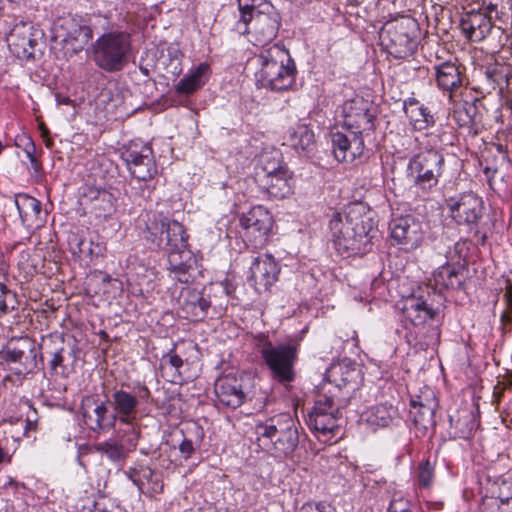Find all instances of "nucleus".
Wrapping results in <instances>:
<instances>
[{
  "label": "nucleus",
  "mask_w": 512,
  "mask_h": 512,
  "mask_svg": "<svg viewBox=\"0 0 512 512\" xmlns=\"http://www.w3.org/2000/svg\"><path fill=\"white\" fill-rule=\"evenodd\" d=\"M360 203L350 205L344 212L332 215L328 228L331 241L340 254H363L370 250L371 241L377 234L370 213L364 212Z\"/></svg>",
  "instance_id": "f257e3e1"
},
{
  "label": "nucleus",
  "mask_w": 512,
  "mask_h": 512,
  "mask_svg": "<svg viewBox=\"0 0 512 512\" xmlns=\"http://www.w3.org/2000/svg\"><path fill=\"white\" fill-rule=\"evenodd\" d=\"M256 82L260 87L285 91L295 83L296 68L288 50L279 44L263 47L257 56Z\"/></svg>",
  "instance_id": "f03ea898"
},
{
  "label": "nucleus",
  "mask_w": 512,
  "mask_h": 512,
  "mask_svg": "<svg viewBox=\"0 0 512 512\" xmlns=\"http://www.w3.org/2000/svg\"><path fill=\"white\" fill-rule=\"evenodd\" d=\"M258 446L275 457L290 455L298 445L295 420L288 413L277 414L255 425Z\"/></svg>",
  "instance_id": "7ed1b4c3"
},
{
  "label": "nucleus",
  "mask_w": 512,
  "mask_h": 512,
  "mask_svg": "<svg viewBox=\"0 0 512 512\" xmlns=\"http://www.w3.org/2000/svg\"><path fill=\"white\" fill-rule=\"evenodd\" d=\"M132 38L123 30H112L99 36L92 45V59L100 69L121 71L132 54Z\"/></svg>",
  "instance_id": "20e7f679"
},
{
  "label": "nucleus",
  "mask_w": 512,
  "mask_h": 512,
  "mask_svg": "<svg viewBox=\"0 0 512 512\" xmlns=\"http://www.w3.org/2000/svg\"><path fill=\"white\" fill-rule=\"evenodd\" d=\"M9 50L21 60L34 59L45 47L43 30L31 22L19 21L7 35Z\"/></svg>",
  "instance_id": "39448f33"
},
{
  "label": "nucleus",
  "mask_w": 512,
  "mask_h": 512,
  "mask_svg": "<svg viewBox=\"0 0 512 512\" xmlns=\"http://www.w3.org/2000/svg\"><path fill=\"white\" fill-rule=\"evenodd\" d=\"M408 176L422 191L435 187L444 171V156L437 150L429 149L413 156L408 163Z\"/></svg>",
  "instance_id": "423d86ee"
},
{
  "label": "nucleus",
  "mask_w": 512,
  "mask_h": 512,
  "mask_svg": "<svg viewBox=\"0 0 512 512\" xmlns=\"http://www.w3.org/2000/svg\"><path fill=\"white\" fill-rule=\"evenodd\" d=\"M151 235L160 234L158 246L164 248L169 255L175 253L180 258L189 260L191 251L188 249V235L181 223L160 216L148 228Z\"/></svg>",
  "instance_id": "0eeeda50"
},
{
  "label": "nucleus",
  "mask_w": 512,
  "mask_h": 512,
  "mask_svg": "<svg viewBox=\"0 0 512 512\" xmlns=\"http://www.w3.org/2000/svg\"><path fill=\"white\" fill-rule=\"evenodd\" d=\"M261 355L265 364L270 369L273 379L280 383H289L294 380V365L297 360L296 346L267 343L261 349Z\"/></svg>",
  "instance_id": "6e6552de"
},
{
  "label": "nucleus",
  "mask_w": 512,
  "mask_h": 512,
  "mask_svg": "<svg viewBox=\"0 0 512 512\" xmlns=\"http://www.w3.org/2000/svg\"><path fill=\"white\" fill-rule=\"evenodd\" d=\"M130 174L139 181H149L157 174L152 147L141 140L131 141L122 152Z\"/></svg>",
  "instance_id": "1a4fd4ad"
},
{
  "label": "nucleus",
  "mask_w": 512,
  "mask_h": 512,
  "mask_svg": "<svg viewBox=\"0 0 512 512\" xmlns=\"http://www.w3.org/2000/svg\"><path fill=\"white\" fill-rule=\"evenodd\" d=\"M108 404L117 421L128 426V445L136 447L137 432L134 423L137 419L139 400L137 396L124 389H116L110 395Z\"/></svg>",
  "instance_id": "9d476101"
},
{
  "label": "nucleus",
  "mask_w": 512,
  "mask_h": 512,
  "mask_svg": "<svg viewBox=\"0 0 512 512\" xmlns=\"http://www.w3.org/2000/svg\"><path fill=\"white\" fill-rule=\"evenodd\" d=\"M370 103L361 97H355L344 102L342 107L344 130L356 131L363 136L373 131L374 115L370 112Z\"/></svg>",
  "instance_id": "9b49d317"
},
{
  "label": "nucleus",
  "mask_w": 512,
  "mask_h": 512,
  "mask_svg": "<svg viewBox=\"0 0 512 512\" xmlns=\"http://www.w3.org/2000/svg\"><path fill=\"white\" fill-rule=\"evenodd\" d=\"M218 402L231 409L242 406L249 398V391L242 376L229 373L219 377L214 386Z\"/></svg>",
  "instance_id": "f8f14e48"
},
{
  "label": "nucleus",
  "mask_w": 512,
  "mask_h": 512,
  "mask_svg": "<svg viewBox=\"0 0 512 512\" xmlns=\"http://www.w3.org/2000/svg\"><path fill=\"white\" fill-rule=\"evenodd\" d=\"M333 154L337 161L352 163L364 152L363 136L359 130H342L331 133Z\"/></svg>",
  "instance_id": "ddd939ff"
},
{
  "label": "nucleus",
  "mask_w": 512,
  "mask_h": 512,
  "mask_svg": "<svg viewBox=\"0 0 512 512\" xmlns=\"http://www.w3.org/2000/svg\"><path fill=\"white\" fill-rule=\"evenodd\" d=\"M249 32L252 33L255 44L265 46L274 40L280 27V17L270 4H265L262 11L253 16Z\"/></svg>",
  "instance_id": "4468645a"
},
{
  "label": "nucleus",
  "mask_w": 512,
  "mask_h": 512,
  "mask_svg": "<svg viewBox=\"0 0 512 512\" xmlns=\"http://www.w3.org/2000/svg\"><path fill=\"white\" fill-rule=\"evenodd\" d=\"M448 207L452 218L463 225L476 224L484 210L483 200L472 192L464 193L457 199H450Z\"/></svg>",
  "instance_id": "2eb2a0df"
},
{
  "label": "nucleus",
  "mask_w": 512,
  "mask_h": 512,
  "mask_svg": "<svg viewBox=\"0 0 512 512\" xmlns=\"http://www.w3.org/2000/svg\"><path fill=\"white\" fill-rule=\"evenodd\" d=\"M265 172L261 182L267 193L273 198H285L292 192V173L277 162L263 167Z\"/></svg>",
  "instance_id": "dca6fc26"
},
{
  "label": "nucleus",
  "mask_w": 512,
  "mask_h": 512,
  "mask_svg": "<svg viewBox=\"0 0 512 512\" xmlns=\"http://www.w3.org/2000/svg\"><path fill=\"white\" fill-rule=\"evenodd\" d=\"M279 272V265L272 255H260L250 266L249 280L257 291H266L277 281Z\"/></svg>",
  "instance_id": "f3484780"
},
{
  "label": "nucleus",
  "mask_w": 512,
  "mask_h": 512,
  "mask_svg": "<svg viewBox=\"0 0 512 512\" xmlns=\"http://www.w3.org/2000/svg\"><path fill=\"white\" fill-rule=\"evenodd\" d=\"M5 360L19 364V373L32 372L37 367V349L34 341L28 337L11 342L4 352Z\"/></svg>",
  "instance_id": "a211bd4d"
},
{
  "label": "nucleus",
  "mask_w": 512,
  "mask_h": 512,
  "mask_svg": "<svg viewBox=\"0 0 512 512\" xmlns=\"http://www.w3.org/2000/svg\"><path fill=\"white\" fill-rule=\"evenodd\" d=\"M415 29L416 22L409 18H405L387 29L386 33L398 57H406L414 52L416 48L413 36Z\"/></svg>",
  "instance_id": "6ab92c4d"
},
{
  "label": "nucleus",
  "mask_w": 512,
  "mask_h": 512,
  "mask_svg": "<svg viewBox=\"0 0 512 512\" xmlns=\"http://www.w3.org/2000/svg\"><path fill=\"white\" fill-rule=\"evenodd\" d=\"M14 204L26 228L39 229L45 224L47 212L43 211L41 202L36 198L27 194H17Z\"/></svg>",
  "instance_id": "aec40b11"
},
{
  "label": "nucleus",
  "mask_w": 512,
  "mask_h": 512,
  "mask_svg": "<svg viewBox=\"0 0 512 512\" xmlns=\"http://www.w3.org/2000/svg\"><path fill=\"white\" fill-rule=\"evenodd\" d=\"M179 304L182 316L190 321L203 320L210 307V301L201 292L190 288L182 290Z\"/></svg>",
  "instance_id": "412c9836"
},
{
  "label": "nucleus",
  "mask_w": 512,
  "mask_h": 512,
  "mask_svg": "<svg viewBox=\"0 0 512 512\" xmlns=\"http://www.w3.org/2000/svg\"><path fill=\"white\" fill-rule=\"evenodd\" d=\"M325 377L338 389L349 386L352 390L359 385L362 379L358 366L346 360L333 363L327 369Z\"/></svg>",
  "instance_id": "4be33fe9"
},
{
  "label": "nucleus",
  "mask_w": 512,
  "mask_h": 512,
  "mask_svg": "<svg viewBox=\"0 0 512 512\" xmlns=\"http://www.w3.org/2000/svg\"><path fill=\"white\" fill-rule=\"evenodd\" d=\"M390 229L395 241L410 248L417 247L422 240L421 224L411 216L394 219Z\"/></svg>",
  "instance_id": "5701e85b"
},
{
  "label": "nucleus",
  "mask_w": 512,
  "mask_h": 512,
  "mask_svg": "<svg viewBox=\"0 0 512 512\" xmlns=\"http://www.w3.org/2000/svg\"><path fill=\"white\" fill-rule=\"evenodd\" d=\"M111 193L95 187H88L82 197V205L96 218L105 219L114 211V202Z\"/></svg>",
  "instance_id": "b1692460"
},
{
  "label": "nucleus",
  "mask_w": 512,
  "mask_h": 512,
  "mask_svg": "<svg viewBox=\"0 0 512 512\" xmlns=\"http://www.w3.org/2000/svg\"><path fill=\"white\" fill-rule=\"evenodd\" d=\"M240 224L255 238H263L271 230L272 216L265 207L261 205L254 206L242 214Z\"/></svg>",
  "instance_id": "393cba45"
},
{
  "label": "nucleus",
  "mask_w": 512,
  "mask_h": 512,
  "mask_svg": "<svg viewBox=\"0 0 512 512\" xmlns=\"http://www.w3.org/2000/svg\"><path fill=\"white\" fill-rule=\"evenodd\" d=\"M401 311L414 326L424 325L435 317V311L422 296L411 295L403 299Z\"/></svg>",
  "instance_id": "a878e982"
},
{
  "label": "nucleus",
  "mask_w": 512,
  "mask_h": 512,
  "mask_svg": "<svg viewBox=\"0 0 512 512\" xmlns=\"http://www.w3.org/2000/svg\"><path fill=\"white\" fill-rule=\"evenodd\" d=\"M92 37L93 31L89 25L72 22L66 36L61 41L64 56L71 58L82 51Z\"/></svg>",
  "instance_id": "bb28decb"
},
{
  "label": "nucleus",
  "mask_w": 512,
  "mask_h": 512,
  "mask_svg": "<svg viewBox=\"0 0 512 512\" xmlns=\"http://www.w3.org/2000/svg\"><path fill=\"white\" fill-rule=\"evenodd\" d=\"M435 79L439 89L449 94L452 101L453 93L457 92L463 85V76L459 66L450 61L434 66Z\"/></svg>",
  "instance_id": "cd10ccee"
},
{
  "label": "nucleus",
  "mask_w": 512,
  "mask_h": 512,
  "mask_svg": "<svg viewBox=\"0 0 512 512\" xmlns=\"http://www.w3.org/2000/svg\"><path fill=\"white\" fill-rule=\"evenodd\" d=\"M126 475L137 486L139 491L144 494H157L163 489V484L157 473L149 466L137 465L129 468Z\"/></svg>",
  "instance_id": "c85d7f7f"
},
{
  "label": "nucleus",
  "mask_w": 512,
  "mask_h": 512,
  "mask_svg": "<svg viewBox=\"0 0 512 512\" xmlns=\"http://www.w3.org/2000/svg\"><path fill=\"white\" fill-rule=\"evenodd\" d=\"M437 402L432 391L427 390L424 395L411 399V414L414 423L427 428L434 423V414Z\"/></svg>",
  "instance_id": "c756f323"
},
{
  "label": "nucleus",
  "mask_w": 512,
  "mask_h": 512,
  "mask_svg": "<svg viewBox=\"0 0 512 512\" xmlns=\"http://www.w3.org/2000/svg\"><path fill=\"white\" fill-rule=\"evenodd\" d=\"M212 74L211 67L208 63L202 62L193 67L189 72L176 84L175 91L179 95H191L201 89L209 80Z\"/></svg>",
  "instance_id": "7c9ffc66"
},
{
  "label": "nucleus",
  "mask_w": 512,
  "mask_h": 512,
  "mask_svg": "<svg viewBox=\"0 0 512 512\" xmlns=\"http://www.w3.org/2000/svg\"><path fill=\"white\" fill-rule=\"evenodd\" d=\"M284 144L298 153L308 155L315 149L314 133L307 125L298 124L288 129Z\"/></svg>",
  "instance_id": "2f4dec72"
},
{
  "label": "nucleus",
  "mask_w": 512,
  "mask_h": 512,
  "mask_svg": "<svg viewBox=\"0 0 512 512\" xmlns=\"http://www.w3.org/2000/svg\"><path fill=\"white\" fill-rule=\"evenodd\" d=\"M41 361L47 360L51 372L56 373L58 368L63 367L65 345L63 338L59 336H46L40 344Z\"/></svg>",
  "instance_id": "473e14b6"
},
{
  "label": "nucleus",
  "mask_w": 512,
  "mask_h": 512,
  "mask_svg": "<svg viewBox=\"0 0 512 512\" xmlns=\"http://www.w3.org/2000/svg\"><path fill=\"white\" fill-rule=\"evenodd\" d=\"M397 416V408L387 403L372 406L364 414L365 421L374 428L389 426Z\"/></svg>",
  "instance_id": "72a5a7b5"
},
{
  "label": "nucleus",
  "mask_w": 512,
  "mask_h": 512,
  "mask_svg": "<svg viewBox=\"0 0 512 512\" xmlns=\"http://www.w3.org/2000/svg\"><path fill=\"white\" fill-rule=\"evenodd\" d=\"M340 415H334L333 412L323 413L320 407H313L308 414L307 424L311 430L322 435L333 433L338 427L337 420Z\"/></svg>",
  "instance_id": "f704fd0d"
},
{
  "label": "nucleus",
  "mask_w": 512,
  "mask_h": 512,
  "mask_svg": "<svg viewBox=\"0 0 512 512\" xmlns=\"http://www.w3.org/2000/svg\"><path fill=\"white\" fill-rule=\"evenodd\" d=\"M404 111L416 130H423L434 124V117L423 105L414 98L404 102Z\"/></svg>",
  "instance_id": "c9c22d12"
},
{
  "label": "nucleus",
  "mask_w": 512,
  "mask_h": 512,
  "mask_svg": "<svg viewBox=\"0 0 512 512\" xmlns=\"http://www.w3.org/2000/svg\"><path fill=\"white\" fill-rule=\"evenodd\" d=\"M477 100L473 102H455L452 110V118L459 127H471L477 123Z\"/></svg>",
  "instance_id": "e433bc0d"
},
{
  "label": "nucleus",
  "mask_w": 512,
  "mask_h": 512,
  "mask_svg": "<svg viewBox=\"0 0 512 512\" xmlns=\"http://www.w3.org/2000/svg\"><path fill=\"white\" fill-rule=\"evenodd\" d=\"M68 244L72 254L80 260L91 259L101 250L99 244H94L91 239L78 234H72L68 239Z\"/></svg>",
  "instance_id": "4c0bfd02"
},
{
  "label": "nucleus",
  "mask_w": 512,
  "mask_h": 512,
  "mask_svg": "<svg viewBox=\"0 0 512 512\" xmlns=\"http://www.w3.org/2000/svg\"><path fill=\"white\" fill-rule=\"evenodd\" d=\"M433 280L435 286L445 289H453L461 284L459 269L448 263L434 271Z\"/></svg>",
  "instance_id": "58836bf2"
},
{
  "label": "nucleus",
  "mask_w": 512,
  "mask_h": 512,
  "mask_svg": "<svg viewBox=\"0 0 512 512\" xmlns=\"http://www.w3.org/2000/svg\"><path fill=\"white\" fill-rule=\"evenodd\" d=\"M239 17L234 24V30L239 34L244 35L249 33V25L253 16L260 11L256 8L257 0H237Z\"/></svg>",
  "instance_id": "ea45409f"
},
{
  "label": "nucleus",
  "mask_w": 512,
  "mask_h": 512,
  "mask_svg": "<svg viewBox=\"0 0 512 512\" xmlns=\"http://www.w3.org/2000/svg\"><path fill=\"white\" fill-rule=\"evenodd\" d=\"M193 256L189 260L180 258L179 255L172 253L169 255L170 272L173 279L180 283H189L192 280L191 268L194 263Z\"/></svg>",
  "instance_id": "a19ab883"
},
{
  "label": "nucleus",
  "mask_w": 512,
  "mask_h": 512,
  "mask_svg": "<svg viewBox=\"0 0 512 512\" xmlns=\"http://www.w3.org/2000/svg\"><path fill=\"white\" fill-rule=\"evenodd\" d=\"M93 410L95 419L94 425L90 428L95 432L108 431L115 427L117 419L114 417L113 411L109 413L108 406L105 402L95 403Z\"/></svg>",
  "instance_id": "79ce46f5"
},
{
  "label": "nucleus",
  "mask_w": 512,
  "mask_h": 512,
  "mask_svg": "<svg viewBox=\"0 0 512 512\" xmlns=\"http://www.w3.org/2000/svg\"><path fill=\"white\" fill-rule=\"evenodd\" d=\"M489 493L495 498L502 500L512 507V481L509 479H498L489 488Z\"/></svg>",
  "instance_id": "37998d69"
},
{
  "label": "nucleus",
  "mask_w": 512,
  "mask_h": 512,
  "mask_svg": "<svg viewBox=\"0 0 512 512\" xmlns=\"http://www.w3.org/2000/svg\"><path fill=\"white\" fill-rule=\"evenodd\" d=\"M491 29V22L485 16L479 15L475 16L474 19L471 20L470 26L466 28L468 33V37L472 39L473 37H479L480 39L485 37V34L488 33Z\"/></svg>",
  "instance_id": "c03bdc74"
},
{
  "label": "nucleus",
  "mask_w": 512,
  "mask_h": 512,
  "mask_svg": "<svg viewBox=\"0 0 512 512\" xmlns=\"http://www.w3.org/2000/svg\"><path fill=\"white\" fill-rule=\"evenodd\" d=\"M96 450L104 454L109 460L116 462L124 457L123 446L116 442L104 441L96 446Z\"/></svg>",
  "instance_id": "a18cd8bd"
},
{
  "label": "nucleus",
  "mask_w": 512,
  "mask_h": 512,
  "mask_svg": "<svg viewBox=\"0 0 512 512\" xmlns=\"http://www.w3.org/2000/svg\"><path fill=\"white\" fill-rule=\"evenodd\" d=\"M434 480V467L429 460L422 461L419 464L417 472V481L420 487L428 488Z\"/></svg>",
  "instance_id": "49530a36"
},
{
  "label": "nucleus",
  "mask_w": 512,
  "mask_h": 512,
  "mask_svg": "<svg viewBox=\"0 0 512 512\" xmlns=\"http://www.w3.org/2000/svg\"><path fill=\"white\" fill-rule=\"evenodd\" d=\"M481 512H512V507L489 494L483 497Z\"/></svg>",
  "instance_id": "de8ad7c7"
},
{
  "label": "nucleus",
  "mask_w": 512,
  "mask_h": 512,
  "mask_svg": "<svg viewBox=\"0 0 512 512\" xmlns=\"http://www.w3.org/2000/svg\"><path fill=\"white\" fill-rule=\"evenodd\" d=\"M329 395L321 394L315 401L314 407H320L323 413L333 412L334 415H340L339 407L335 403V396L328 390Z\"/></svg>",
  "instance_id": "09e8293b"
},
{
  "label": "nucleus",
  "mask_w": 512,
  "mask_h": 512,
  "mask_svg": "<svg viewBox=\"0 0 512 512\" xmlns=\"http://www.w3.org/2000/svg\"><path fill=\"white\" fill-rule=\"evenodd\" d=\"M23 151L25 153L26 158L30 162L31 168L35 172H38L40 170L41 165L35 156L36 148L33 141L30 138H27V143Z\"/></svg>",
  "instance_id": "8fccbe9b"
},
{
  "label": "nucleus",
  "mask_w": 512,
  "mask_h": 512,
  "mask_svg": "<svg viewBox=\"0 0 512 512\" xmlns=\"http://www.w3.org/2000/svg\"><path fill=\"white\" fill-rule=\"evenodd\" d=\"M387 512H413L411 505L404 499H393L388 507Z\"/></svg>",
  "instance_id": "3c124183"
},
{
  "label": "nucleus",
  "mask_w": 512,
  "mask_h": 512,
  "mask_svg": "<svg viewBox=\"0 0 512 512\" xmlns=\"http://www.w3.org/2000/svg\"><path fill=\"white\" fill-rule=\"evenodd\" d=\"M505 298L507 300V309L502 315V320L512 322V286L506 289Z\"/></svg>",
  "instance_id": "603ef678"
},
{
  "label": "nucleus",
  "mask_w": 512,
  "mask_h": 512,
  "mask_svg": "<svg viewBox=\"0 0 512 512\" xmlns=\"http://www.w3.org/2000/svg\"><path fill=\"white\" fill-rule=\"evenodd\" d=\"M179 450L184 459L190 458L194 452V446L191 440L184 439L179 445Z\"/></svg>",
  "instance_id": "864d4df0"
},
{
  "label": "nucleus",
  "mask_w": 512,
  "mask_h": 512,
  "mask_svg": "<svg viewBox=\"0 0 512 512\" xmlns=\"http://www.w3.org/2000/svg\"><path fill=\"white\" fill-rule=\"evenodd\" d=\"M164 359H167L168 363L177 371L183 366V360L174 353V349L167 353V355L164 356Z\"/></svg>",
  "instance_id": "5fc2aeb1"
},
{
  "label": "nucleus",
  "mask_w": 512,
  "mask_h": 512,
  "mask_svg": "<svg viewBox=\"0 0 512 512\" xmlns=\"http://www.w3.org/2000/svg\"><path fill=\"white\" fill-rule=\"evenodd\" d=\"M10 293L5 284L0 281V314L6 313L7 303L6 297Z\"/></svg>",
  "instance_id": "6e6d98bb"
},
{
  "label": "nucleus",
  "mask_w": 512,
  "mask_h": 512,
  "mask_svg": "<svg viewBox=\"0 0 512 512\" xmlns=\"http://www.w3.org/2000/svg\"><path fill=\"white\" fill-rule=\"evenodd\" d=\"M300 512H325V510L321 505L306 504L301 507Z\"/></svg>",
  "instance_id": "4d7b16f0"
},
{
  "label": "nucleus",
  "mask_w": 512,
  "mask_h": 512,
  "mask_svg": "<svg viewBox=\"0 0 512 512\" xmlns=\"http://www.w3.org/2000/svg\"><path fill=\"white\" fill-rule=\"evenodd\" d=\"M11 461L12 455H10L7 450L0 446V465L4 463L9 464Z\"/></svg>",
  "instance_id": "13d9d810"
},
{
  "label": "nucleus",
  "mask_w": 512,
  "mask_h": 512,
  "mask_svg": "<svg viewBox=\"0 0 512 512\" xmlns=\"http://www.w3.org/2000/svg\"><path fill=\"white\" fill-rule=\"evenodd\" d=\"M7 270H8V265L4 259L3 252L0 250V278L1 277L4 278L6 276Z\"/></svg>",
  "instance_id": "bf43d9fd"
},
{
  "label": "nucleus",
  "mask_w": 512,
  "mask_h": 512,
  "mask_svg": "<svg viewBox=\"0 0 512 512\" xmlns=\"http://www.w3.org/2000/svg\"><path fill=\"white\" fill-rule=\"evenodd\" d=\"M84 512H106L104 509H101L97 506V504L93 508H87V511Z\"/></svg>",
  "instance_id": "052dcab7"
},
{
  "label": "nucleus",
  "mask_w": 512,
  "mask_h": 512,
  "mask_svg": "<svg viewBox=\"0 0 512 512\" xmlns=\"http://www.w3.org/2000/svg\"><path fill=\"white\" fill-rule=\"evenodd\" d=\"M362 2H363V0H348V3L353 6H357V5L361 4Z\"/></svg>",
  "instance_id": "680f3d73"
},
{
  "label": "nucleus",
  "mask_w": 512,
  "mask_h": 512,
  "mask_svg": "<svg viewBox=\"0 0 512 512\" xmlns=\"http://www.w3.org/2000/svg\"><path fill=\"white\" fill-rule=\"evenodd\" d=\"M83 417H84V419H85V421H86V422H88L89 420H91V416H89V415L87 414V412H83Z\"/></svg>",
  "instance_id": "e2e57ef3"
},
{
  "label": "nucleus",
  "mask_w": 512,
  "mask_h": 512,
  "mask_svg": "<svg viewBox=\"0 0 512 512\" xmlns=\"http://www.w3.org/2000/svg\"><path fill=\"white\" fill-rule=\"evenodd\" d=\"M181 72V68H176V71H174V74H179Z\"/></svg>",
  "instance_id": "0e129e2a"
},
{
  "label": "nucleus",
  "mask_w": 512,
  "mask_h": 512,
  "mask_svg": "<svg viewBox=\"0 0 512 512\" xmlns=\"http://www.w3.org/2000/svg\"><path fill=\"white\" fill-rule=\"evenodd\" d=\"M117 438H118L119 440H121V439H122V435L120 434V432H119V431L117 432Z\"/></svg>",
  "instance_id": "69168bd1"
},
{
  "label": "nucleus",
  "mask_w": 512,
  "mask_h": 512,
  "mask_svg": "<svg viewBox=\"0 0 512 512\" xmlns=\"http://www.w3.org/2000/svg\"><path fill=\"white\" fill-rule=\"evenodd\" d=\"M510 423L512 424V416H511V419H510Z\"/></svg>",
  "instance_id": "338daca9"
}]
</instances>
